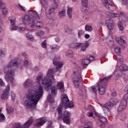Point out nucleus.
<instances>
[{"instance_id":"1","label":"nucleus","mask_w":128,"mask_h":128,"mask_svg":"<svg viewBox=\"0 0 128 128\" xmlns=\"http://www.w3.org/2000/svg\"><path fill=\"white\" fill-rule=\"evenodd\" d=\"M54 72V68H49L46 73L48 77L42 73H39L37 74L35 80L36 84H38L36 86V88H34L29 92L28 98H32L34 96L38 102L44 94V88L42 84L46 90H50V86H52V84L56 82Z\"/></svg>"},{"instance_id":"2","label":"nucleus","mask_w":128,"mask_h":128,"mask_svg":"<svg viewBox=\"0 0 128 128\" xmlns=\"http://www.w3.org/2000/svg\"><path fill=\"white\" fill-rule=\"evenodd\" d=\"M36 84V85L34 86L32 80L27 79L23 84L24 88H30L28 90L26 96L23 99V104L24 106L27 108H36V104H38V100H40V98H39L37 101L34 96L31 98L28 97L30 91L32 90L33 88H36V86H38V84Z\"/></svg>"},{"instance_id":"3","label":"nucleus","mask_w":128,"mask_h":128,"mask_svg":"<svg viewBox=\"0 0 128 128\" xmlns=\"http://www.w3.org/2000/svg\"><path fill=\"white\" fill-rule=\"evenodd\" d=\"M18 58H13L8 65H6L3 67V72L5 75V80L6 82H10L11 84H14V70H12V68L18 66Z\"/></svg>"},{"instance_id":"4","label":"nucleus","mask_w":128,"mask_h":128,"mask_svg":"<svg viewBox=\"0 0 128 128\" xmlns=\"http://www.w3.org/2000/svg\"><path fill=\"white\" fill-rule=\"evenodd\" d=\"M72 78L75 88H78L80 86V82L82 80L80 69V68H73V74L72 76Z\"/></svg>"},{"instance_id":"5","label":"nucleus","mask_w":128,"mask_h":128,"mask_svg":"<svg viewBox=\"0 0 128 128\" xmlns=\"http://www.w3.org/2000/svg\"><path fill=\"white\" fill-rule=\"evenodd\" d=\"M106 84H102L100 86H98V84H97L96 86H91L90 88V90L92 92H96L98 90V94L102 95L106 92Z\"/></svg>"},{"instance_id":"6","label":"nucleus","mask_w":128,"mask_h":128,"mask_svg":"<svg viewBox=\"0 0 128 128\" xmlns=\"http://www.w3.org/2000/svg\"><path fill=\"white\" fill-rule=\"evenodd\" d=\"M62 102L66 108H74V102L72 101L70 102L68 97L66 94H63L61 95Z\"/></svg>"},{"instance_id":"7","label":"nucleus","mask_w":128,"mask_h":128,"mask_svg":"<svg viewBox=\"0 0 128 128\" xmlns=\"http://www.w3.org/2000/svg\"><path fill=\"white\" fill-rule=\"evenodd\" d=\"M96 116H97L98 118V120L96 122L97 126H100L101 128H106L105 122H106L108 120L104 116H102L98 114V113H96Z\"/></svg>"},{"instance_id":"8","label":"nucleus","mask_w":128,"mask_h":128,"mask_svg":"<svg viewBox=\"0 0 128 128\" xmlns=\"http://www.w3.org/2000/svg\"><path fill=\"white\" fill-rule=\"evenodd\" d=\"M100 106L104 114H106V116H110L112 115L110 110L112 108V107L110 105H108L107 104H106L104 105L100 104Z\"/></svg>"},{"instance_id":"9","label":"nucleus","mask_w":128,"mask_h":128,"mask_svg":"<svg viewBox=\"0 0 128 128\" xmlns=\"http://www.w3.org/2000/svg\"><path fill=\"white\" fill-rule=\"evenodd\" d=\"M106 23L108 24V28L112 32L114 31V22L109 16L106 17L105 19Z\"/></svg>"},{"instance_id":"10","label":"nucleus","mask_w":128,"mask_h":128,"mask_svg":"<svg viewBox=\"0 0 128 128\" xmlns=\"http://www.w3.org/2000/svg\"><path fill=\"white\" fill-rule=\"evenodd\" d=\"M50 58L53 60V64L56 66V72H58L62 68L64 63L62 62L56 61V58L54 55H52Z\"/></svg>"},{"instance_id":"11","label":"nucleus","mask_w":128,"mask_h":128,"mask_svg":"<svg viewBox=\"0 0 128 128\" xmlns=\"http://www.w3.org/2000/svg\"><path fill=\"white\" fill-rule=\"evenodd\" d=\"M34 122V120L30 119L27 120L24 124L22 126L20 124H16L14 128H28L30 126H32V122Z\"/></svg>"},{"instance_id":"12","label":"nucleus","mask_w":128,"mask_h":128,"mask_svg":"<svg viewBox=\"0 0 128 128\" xmlns=\"http://www.w3.org/2000/svg\"><path fill=\"white\" fill-rule=\"evenodd\" d=\"M47 102L50 104V110L52 112H54L56 108V104H55L54 100L52 96V94H49L47 96Z\"/></svg>"},{"instance_id":"13","label":"nucleus","mask_w":128,"mask_h":128,"mask_svg":"<svg viewBox=\"0 0 128 128\" xmlns=\"http://www.w3.org/2000/svg\"><path fill=\"white\" fill-rule=\"evenodd\" d=\"M103 6L109 10L114 11L116 10V6H114V4L110 2V1H108V0H105L102 2Z\"/></svg>"},{"instance_id":"14","label":"nucleus","mask_w":128,"mask_h":128,"mask_svg":"<svg viewBox=\"0 0 128 128\" xmlns=\"http://www.w3.org/2000/svg\"><path fill=\"white\" fill-rule=\"evenodd\" d=\"M70 112L68 111H64L63 114L62 120L64 122L68 124L70 123Z\"/></svg>"},{"instance_id":"15","label":"nucleus","mask_w":128,"mask_h":128,"mask_svg":"<svg viewBox=\"0 0 128 128\" xmlns=\"http://www.w3.org/2000/svg\"><path fill=\"white\" fill-rule=\"evenodd\" d=\"M10 85H8L1 95V100H8L10 96Z\"/></svg>"},{"instance_id":"16","label":"nucleus","mask_w":128,"mask_h":128,"mask_svg":"<svg viewBox=\"0 0 128 128\" xmlns=\"http://www.w3.org/2000/svg\"><path fill=\"white\" fill-rule=\"evenodd\" d=\"M22 20L25 24H32L34 20L32 18V16L28 14H26L23 16Z\"/></svg>"},{"instance_id":"17","label":"nucleus","mask_w":128,"mask_h":128,"mask_svg":"<svg viewBox=\"0 0 128 128\" xmlns=\"http://www.w3.org/2000/svg\"><path fill=\"white\" fill-rule=\"evenodd\" d=\"M126 100H122L120 103L117 111L119 112H122L126 108Z\"/></svg>"},{"instance_id":"18","label":"nucleus","mask_w":128,"mask_h":128,"mask_svg":"<svg viewBox=\"0 0 128 128\" xmlns=\"http://www.w3.org/2000/svg\"><path fill=\"white\" fill-rule=\"evenodd\" d=\"M115 40L116 42H118V44H120V46L123 48H126V41L122 38V37H116Z\"/></svg>"},{"instance_id":"19","label":"nucleus","mask_w":128,"mask_h":128,"mask_svg":"<svg viewBox=\"0 0 128 128\" xmlns=\"http://www.w3.org/2000/svg\"><path fill=\"white\" fill-rule=\"evenodd\" d=\"M9 20L11 24L10 28L12 30H18V26H16V20L14 17H10L9 18Z\"/></svg>"},{"instance_id":"20","label":"nucleus","mask_w":128,"mask_h":128,"mask_svg":"<svg viewBox=\"0 0 128 128\" xmlns=\"http://www.w3.org/2000/svg\"><path fill=\"white\" fill-rule=\"evenodd\" d=\"M118 102H120V101L116 98H110L109 102H107L106 104H108V106H110L113 108L114 106L118 104Z\"/></svg>"},{"instance_id":"21","label":"nucleus","mask_w":128,"mask_h":128,"mask_svg":"<svg viewBox=\"0 0 128 128\" xmlns=\"http://www.w3.org/2000/svg\"><path fill=\"white\" fill-rule=\"evenodd\" d=\"M0 8L2 10V14L3 16H6L8 14V8H6V4L4 2L0 3Z\"/></svg>"},{"instance_id":"22","label":"nucleus","mask_w":128,"mask_h":128,"mask_svg":"<svg viewBox=\"0 0 128 128\" xmlns=\"http://www.w3.org/2000/svg\"><path fill=\"white\" fill-rule=\"evenodd\" d=\"M46 122V118H40L39 119V122L35 124L33 128H38L41 126H44Z\"/></svg>"},{"instance_id":"23","label":"nucleus","mask_w":128,"mask_h":128,"mask_svg":"<svg viewBox=\"0 0 128 128\" xmlns=\"http://www.w3.org/2000/svg\"><path fill=\"white\" fill-rule=\"evenodd\" d=\"M92 6H94V2H90L88 4H82V6L81 8V10L82 12H86V10H88L90 8L92 7Z\"/></svg>"},{"instance_id":"24","label":"nucleus","mask_w":128,"mask_h":128,"mask_svg":"<svg viewBox=\"0 0 128 128\" xmlns=\"http://www.w3.org/2000/svg\"><path fill=\"white\" fill-rule=\"evenodd\" d=\"M56 10V8L52 7V8H50L48 11L46 10V14L49 18H52V16L56 14V13L54 12Z\"/></svg>"},{"instance_id":"25","label":"nucleus","mask_w":128,"mask_h":128,"mask_svg":"<svg viewBox=\"0 0 128 128\" xmlns=\"http://www.w3.org/2000/svg\"><path fill=\"white\" fill-rule=\"evenodd\" d=\"M48 26L52 28H58V23L52 19H50L48 22Z\"/></svg>"},{"instance_id":"26","label":"nucleus","mask_w":128,"mask_h":128,"mask_svg":"<svg viewBox=\"0 0 128 128\" xmlns=\"http://www.w3.org/2000/svg\"><path fill=\"white\" fill-rule=\"evenodd\" d=\"M80 44H82L80 43L73 42L70 44V48H74V50H78L80 48Z\"/></svg>"},{"instance_id":"27","label":"nucleus","mask_w":128,"mask_h":128,"mask_svg":"<svg viewBox=\"0 0 128 128\" xmlns=\"http://www.w3.org/2000/svg\"><path fill=\"white\" fill-rule=\"evenodd\" d=\"M18 30L20 32H24L26 30V25L24 23H21L18 26Z\"/></svg>"},{"instance_id":"28","label":"nucleus","mask_w":128,"mask_h":128,"mask_svg":"<svg viewBox=\"0 0 128 128\" xmlns=\"http://www.w3.org/2000/svg\"><path fill=\"white\" fill-rule=\"evenodd\" d=\"M29 14L32 16V18H37V20H40V18L38 12L36 11L30 10L28 12Z\"/></svg>"},{"instance_id":"29","label":"nucleus","mask_w":128,"mask_h":128,"mask_svg":"<svg viewBox=\"0 0 128 128\" xmlns=\"http://www.w3.org/2000/svg\"><path fill=\"white\" fill-rule=\"evenodd\" d=\"M80 44H81L80 48H81L82 52H86V48L90 46V44L88 43H85L84 44L82 43Z\"/></svg>"},{"instance_id":"30","label":"nucleus","mask_w":128,"mask_h":128,"mask_svg":"<svg viewBox=\"0 0 128 128\" xmlns=\"http://www.w3.org/2000/svg\"><path fill=\"white\" fill-rule=\"evenodd\" d=\"M57 88L60 90L62 92H64V83L62 82H59L57 84Z\"/></svg>"},{"instance_id":"31","label":"nucleus","mask_w":128,"mask_h":128,"mask_svg":"<svg viewBox=\"0 0 128 128\" xmlns=\"http://www.w3.org/2000/svg\"><path fill=\"white\" fill-rule=\"evenodd\" d=\"M119 20H122V22H126L128 18H126L124 12H121L119 15Z\"/></svg>"},{"instance_id":"32","label":"nucleus","mask_w":128,"mask_h":128,"mask_svg":"<svg viewBox=\"0 0 128 128\" xmlns=\"http://www.w3.org/2000/svg\"><path fill=\"white\" fill-rule=\"evenodd\" d=\"M106 16H110L111 18H117V16H120V14H118L117 13H114V12H110L108 11H106Z\"/></svg>"},{"instance_id":"33","label":"nucleus","mask_w":128,"mask_h":128,"mask_svg":"<svg viewBox=\"0 0 128 128\" xmlns=\"http://www.w3.org/2000/svg\"><path fill=\"white\" fill-rule=\"evenodd\" d=\"M43 26H44V24H42V22L36 21V22H34L33 24V25H31V26L32 28H34V26L40 28H42Z\"/></svg>"},{"instance_id":"34","label":"nucleus","mask_w":128,"mask_h":128,"mask_svg":"<svg viewBox=\"0 0 128 128\" xmlns=\"http://www.w3.org/2000/svg\"><path fill=\"white\" fill-rule=\"evenodd\" d=\"M60 48V46L58 44H54L50 46V50L52 52H58Z\"/></svg>"},{"instance_id":"35","label":"nucleus","mask_w":128,"mask_h":128,"mask_svg":"<svg viewBox=\"0 0 128 128\" xmlns=\"http://www.w3.org/2000/svg\"><path fill=\"white\" fill-rule=\"evenodd\" d=\"M72 8L70 7H69L67 9V15L69 18H72Z\"/></svg>"},{"instance_id":"36","label":"nucleus","mask_w":128,"mask_h":128,"mask_svg":"<svg viewBox=\"0 0 128 128\" xmlns=\"http://www.w3.org/2000/svg\"><path fill=\"white\" fill-rule=\"evenodd\" d=\"M26 36L28 40H30V42H32L34 40V37L32 34H30L29 33H27L26 34Z\"/></svg>"},{"instance_id":"37","label":"nucleus","mask_w":128,"mask_h":128,"mask_svg":"<svg viewBox=\"0 0 128 128\" xmlns=\"http://www.w3.org/2000/svg\"><path fill=\"white\" fill-rule=\"evenodd\" d=\"M58 16L59 18H62L66 16V10L62 9L58 12Z\"/></svg>"},{"instance_id":"38","label":"nucleus","mask_w":128,"mask_h":128,"mask_svg":"<svg viewBox=\"0 0 128 128\" xmlns=\"http://www.w3.org/2000/svg\"><path fill=\"white\" fill-rule=\"evenodd\" d=\"M58 0H52V8H58Z\"/></svg>"},{"instance_id":"39","label":"nucleus","mask_w":128,"mask_h":128,"mask_svg":"<svg viewBox=\"0 0 128 128\" xmlns=\"http://www.w3.org/2000/svg\"><path fill=\"white\" fill-rule=\"evenodd\" d=\"M66 56L68 58H74V54L72 50H68L66 52Z\"/></svg>"},{"instance_id":"40","label":"nucleus","mask_w":128,"mask_h":128,"mask_svg":"<svg viewBox=\"0 0 128 128\" xmlns=\"http://www.w3.org/2000/svg\"><path fill=\"white\" fill-rule=\"evenodd\" d=\"M120 70H122V72H128V65L124 64L122 65H121L120 67Z\"/></svg>"},{"instance_id":"41","label":"nucleus","mask_w":128,"mask_h":128,"mask_svg":"<svg viewBox=\"0 0 128 128\" xmlns=\"http://www.w3.org/2000/svg\"><path fill=\"white\" fill-rule=\"evenodd\" d=\"M51 94L52 96H56L58 94V90L56 86H52L51 89Z\"/></svg>"},{"instance_id":"42","label":"nucleus","mask_w":128,"mask_h":128,"mask_svg":"<svg viewBox=\"0 0 128 128\" xmlns=\"http://www.w3.org/2000/svg\"><path fill=\"white\" fill-rule=\"evenodd\" d=\"M118 26L119 30L121 32H122V30H124V24H122V22H118Z\"/></svg>"},{"instance_id":"43","label":"nucleus","mask_w":128,"mask_h":128,"mask_svg":"<svg viewBox=\"0 0 128 128\" xmlns=\"http://www.w3.org/2000/svg\"><path fill=\"white\" fill-rule=\"evenodd\" d=\"M114 74L116 76L120 78V76H122V72L120 70H117L114 72Z\"/></svg>"},{"instance_id":"44","label":"nucleus","mask_w":128,"mask_h":128,"mask_svg":"<svg viewBox=\"0 0 128 128\" xmlns=\"http://www.w3.org/2000/svg\"><path fill=\"white\" fill-rule=\"evenodd\" d=\"M62 108H64L62 104H60L58 106V114H62Z\"/></svg>"},{"instance_id":"45","label":"nucleus","mask_w":128,"mask_h":128,"mask_svg":"<svg viewBox=\"0 0 128 128\" xmlns=\"http://www.w3.org/2000/svg\"><path fill=\"white\" fill-rule=\"evenodd\" d=\"M41 4L44 8H46L48 4L46 0H42L40 1Z\"/></svg>"},{"instance_id":"46","label":"nucleus","mask_w":128,"mask_h":128,"mask_svg":"<svg viewBox=\"0 0 128 128\" xmlns=\"http://www.w3.org/2000/svg\"><path fill=\"white\" fill-rule=\"evenodd\" d=\"M118 118L119 120H124L126 118V114H120L118 116Z\"/></svg>"},{"instance_id":"47","label":"nucleus","mask_w":128,"mask_h":128,"mask_svg":"<svg viewBox=\"0 0 128 128\" xmlns=\"http://www.w3.org/2000/svg\"><path fill=\"white\" fill-rule=\"evenodd\" d=\"M111 78L112 75H109L104 78L102 80V82H108V80H110V78Z\"/></svg>"},{"instance_id":"48","label":"nucleus","mask_w":128,"mask_h":128,"mask_svg":"<svg viewBox=\"0 0 128 128\" xmlns=\"http://www.w3.org/2000/svg\"><path fill=\"white\" fill-rule=\"evenodd\" d=\"M90 62V61L88 59H84L82 60V64H84V66H88Z\"/></svg>"},{"instance_id":"49","label":"nucleus","mask_w":128,"mask_h":128,"mask_svg":"<svg viewBox=\"0 0 128 128\" xmlns=\"http://www.w3.org/2000/svg\"><path fill=\"white\" fill-rule=\"evenodd\" d=\"M41 46L42 48H44V50L46 49V48H47L46 40H44L41 43Z\"/></svg>"},{"instance_id":"50","label":"nucleus","mask_w":128,"mask_h":128,"mask_svg":"<svg viewBox=\"0 0 128 128\" xmlns=\"http://www.w3.org/2000/svg\"><path fill=\"white\" fill-rule=\"evenodd\" d=\"M0 122H6V116L3 114H0Z\"/></svg>"},{"instance_id":"51","label":"nucleus","mask_w":128,"mask_h":128,"mask_svg":"<svg viewBox=\"0 0 128 128\" xmlns=\"http://www.w3.org/2000/svg\"><path fill=\"white\" fill-rule=\"evenodd\" d=\"M6 110L8 114H12L14 112V109L10 107H6Z\"/></svg>"},{"instance_id":"52","label":"nucleus","mask_w":128,"mask_h":128,"mask_svg":"<svg viewBox=\"0 0 128 128\" xmlns=\"http://www.w3.org/2000/svg\"><path fill=\"white\" fill-rule=\"evenodd\" d=\"M84 34V32L82 30H78V38H80V36H82Z\"/></svg>"},{"instance_id":"53","label":"nucleus","mask_w":128,"mask_h":128,"mask_svg":"<svg viewBox=\"0 0 128 128\" xmlns=\"http://www.w3.org/2000/svg\"><path fill=\"white\" fill-rule=\"evenodd\" d=\"M116 58H117L118 60H119V62H122V60H124L122 56V55L117 54L116 56Z\"/></svg>"},{"instance_id":"54","label":"nucleus","mask_w":128,"mask_h":128,"mask_svg":"<svg viewBox=\"0 0 128 128\" xmlns=\"http://www.w3.org/2000/svg\"><path fill=\"white\" fill-rule=\"evenodd\" d=\"M44 34V32L42 30H39L36 32L37 36H42Z\"/></svg>"},{"instance_id":"55","label":"nucleus","mask_w":128,"mask_h":128,"mask_svg":"<svg viewBox=\"0 0 128 128\" xmlns=\"http://www.w3.org/2000/svg\"><path fill=\"white\" fill-rule=\"evenodd\" d=\"M95 112V114H96H96H98L96 112H88V114L89 115L88 116V118H92V117L94 119L96 118V117L94 116V114Z\"/></svg>"},{"instance_id":"56","label":"nucleus","mask_w":128,"mask_h":128,"mask_svg":"<svg viewBox=\"0 0 128 128\" xmlns=\"http://www.w3.org/2000/svg\"><path fill=\"white\" fill-rule=\"evenodd\" d=\"M88 110H90L91 112H96V110H94V107H92L91 105H89L88 107Z\"/></svg>"},{"instance_id":"57","label":"nucleus","mask_w":128,"mask_h":128,"mask_svg":"<svg viewBox=\"0 0 128 128\" xmlns=\"http://www.w3.org/2000/svg\"><path fill=\"white\" fill-rule=\"evenodd\" d=\"M85 30L87 32H92V28L90 26H85Z\"/></svg>"},{"instance_id":"58","label":"nucleus","mask_w":128,"mask_h":128,"mask_svg":"<svg viewBox=\"0 0 128 128\" xmlns=\"http://www.w3.org/2000/svg\"><path fill=\"white\" fill-rule=\"evenodd\" d=\"M87 58L90 60V62H92L94 60V56H90V55H88L86 56Z\"/></svg>"},{"instance_id":"59","label":"nucleus","mask_w":128,"mask_h":128,"mask_svg":"<svg viewBox=\"0 0 128 128\" xmlns=\"http://www.w3.org/2000/svg\"><path fill=\"white\" fill-rule=\"evenodd\" d=\"M114 52L116 54H118V52H120V48L118 46L116 47L114 49Z\"/></svg>"},{"instance_id":"60","label":"nucleus","mask_w":128,"mask_h":128,"mask_svg":"<svg viewBox=\"0 0 128 128\" xmlns=\"http://www.w3.org/2000/svg\"><path fill=\"white\" fill-rule=\"evenodd\" d=\"M82 4H88V0H81Z\"/></svg>"},{"instance_id":"61","label":"nucleus","mask_w":128,"mask_h":128,"mask_svg":"<svg viewBox=\"0 0 128 128\" xmlns=\"http://www.w3.org/2000/svg\"><path fill=\"white\" fill-rule=\"evenodd\" d=\"M108 46L110 48H112V46H114V42L112 41H110L108 42Z\"/></svg>"},{"instance_id":"62","label":"nucleus","mask_w":128,"mask_h":128,"mask_svg":"<svg viewBox=\"0 0 128 128\" xmlns=\"http://www.w3.org/2000/svg\"><path fill=\"white\" fill-rule=\"evenodd\" d=\"M52 120H49L47 122V127L48 128H52Z\"/></svg>"},{"instance_id":"63","label":"nucleus","mask_w":128,"mask_h":128,"mask_svg":"<svg viewBox=\"0 0 128 128\" xmlns=\"http://www.w3.org/2000/svg\"><path fill=\"white\" fill-rule=\"evenodd\" d=\"M18 8H20L21 10H22V12H26V10H24V8L22 6V5L19 4L18 5Z\"/></svg>"},{"instance_id":"64","label":"nucleus","mask_w":128,"mask_h":128,"mask_svg":"<svg viewBox=\"0 0 128 128\" xmlns=\"http://www.w3.org/2000/svg\"><path fill=\"white\" fill-rule=\"evenodd\" d=\"M65 32H66V33L68 34H72V29L70 28L67 29V30L65 31Z\"/></svg>"}]
</instances>
